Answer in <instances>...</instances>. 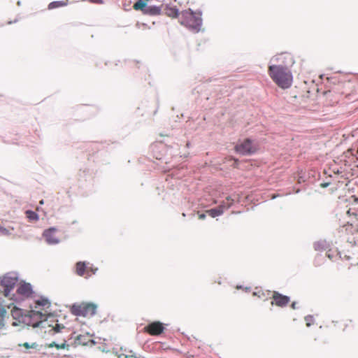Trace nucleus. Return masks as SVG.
I'll return each instance as SVG.
<instances>
[{"instance_id":"obj_1","label":"nucleus","mask_w":358,"mask_h":358,"mask_svg":"<svg viewBox=\"0 0 358 358\" xmlns=\"http://www.w3.org/2000/svg\"><path fill=\"white\" fill-rule=\"evenodd\" d=\"M268 73L273 81L280 88H289L292 83V76L287 68L280 65H270Z\"/></svg>"},{"instance_id":"obj_2","label":"nucleus","mask_w":358,"mask_h":358,"mask_svg":"<svg viewBox=\"0 0 358 358\" xmlns=\"http://www.w3.org/2000/svg\"><path fill=\"white\" fill-rule=\"evenodd\" d=\"M180 22L189 29L198 32L202 24L201 13L193 12L191 9L183 10L180 14Z\"/></svg>"},{"instance_id":"obj_3","label":"nucleus","mask_w":358,"mask_h":358,"mask_svg":"<svg viewBox=\"0 0 358 358\" xmlns=\"http://www.w3.org/2000/svg\"><path fill=\"white\" fill-rule=\"evenodd\" d=\"M163 6L162 0H138L133 8L136 10H141L150 15H159Z\"/></svg>"},{"instance_id":"obj_4","label":"nucleus","mask_w":358,"mask_h":358,"mask_svg":"<svg viewBox=\"0 0 358 358\" xmlns=\"http://www.w3.org/2000/svg\"><path fill=\"white\" fill-rule=\"evenodd\" d=\"M96 308V305L93 303L83 302L80 304L73 305L71 311L76 316L92 317L95 315Z\"/></svg>"},{"instance_id":"obj_5","label":"nucleus","mask_w":358,"mask_h":358,"mask_svg":"<svg viewBox=\"0 0 358 358\" xmlns=\"http://www.w3.org/2000/svg\"><path fill=\"white\" fill-rule=\"evenodd\" d=\"M353 84L350 81L339 82L329 91V94L334 93L340 96L347 97L353 92Z\"/></svg>"},{"instance_id":"obj_6","label":"nucleus","mask_w":358,"mask_h":358,"mask_svg":"<svg viewBox=\"0 0 358 358\" xmlns=\"http://www.w3.org/2000/svg\"><path fill=\"white\" fill-rule=\"evenodd\" d=\"M164 330V324L159 321L152 322L143 328V332L150 336H159L162 334Z\"/></svg>"},{"instance_id":"obj_7","label":"nucleus","mask_w":358,"mask_h":358,"mask_svg":"<svg viewBox=\"0 0 358 358\" xmlns=\"http://www.w3.org/2000/svg\"><path fill=\"white\" fill-rule=\"evenodd\" d=\"M235 150L242 155H250L256 151V148L252 145L250 139H245L242 143L236 145Z\"/></svg>"},{"instance_id":"obj_8","label":"nucleus","mask_w":358,"mask_h":358,"mask_svg":"<svg viewBox=\"0 0 358 358\" xmlns=\"http://www.w3.org/2000/svg\"><path fill=\"white\" fill-rule=\"evenodd\" d=\"M272 299L271 305H275L281 308L286 306L290 301L289 296L282 295L276 291L272 292Z\"/></svg>"},{"instance_id":"obj_9","label":"nucleus","mask_w":358,"mask_h":358,"mask_svg":"<svg viewBox=\"0 0 358 358\" xmlns=\"http://www.w3.org/2000/svg\"><path fill=\"white\" fill-rule=\"evenodd\" d=\"M56 231L57 229L55 227L49 228L43 231V236L48 244H57L59 242L58 237L56 236Z\"/></svg>"},{"instance_id":"obj_10","label":"nucleus","mask_w":358,"mask_h":358,"mask_svg":"<svg viewBox=\"0 0 358 358\" xmlns=\"http://www.w3.org/2000/svg\"><path fill=\"white\" fill-rule=\"evenodd\" d=\"M17 278L15 275L7 274L4 275L1 281V285L6 290L12 289L17 282Z\"/></svg>"},{"instance_id":"obj_11","label":"nucleus","mask_w":358,"mask_h":358,"mask_svg":"<svg viewBox=\"0 0 358 358\" xmlns=\"http://www.w3.org/2000/svg\"><path fill=\"white\" fill-rule=\"evenodd\" d=\"M92 271V273H94L95 271H93L92 268H90L87 266L85 262H78L76 264V273L79 276H85V278L90 276L91 273L90 272Z\"/></svg>"},{"instance_id":"obj_12","label":"nucleus","mask_w":358,"mask_h":358,"mask_svg":"<svg viewBox=\"0 0 358 358\" xmlns=\"http://www.w3.org/2000/svg\"><path fill=\"white\" fill-rule=\"evenodd\" d=\"M227 206H225V202H223V204L220 205L216 208L208 210H206V213L212 217H215L217 216L221 215L223 213L224 210L225 208H228L231 204V200L230 199L229 197L227 198Z\"/></svg>"},{"instance_id":"obj_13","label":"nucleus","mask_w":358,"mask_h":358,"mask_svg":"<svg viewBox=\"0 0 358 358\" xmlns=\"http://www.w3.org/2000/svg\"><path fill=\"white\" fill-rule=\"evenodd\" d=\"M30 317H34V318H38L40 319V321L38 322H36L35 323H34L32 324L33 327H39V326H42L43 327H44L45 326L44 325H42L43 323H45L46 322V315L45 314H43L42 312H41L40 310H31V315H30Z\"/></svg>"},{"instance_id":"obj_14","label":"nucleus","mask_w":358,"mask_h":358,"mask_svg":"<svg viewBox=\"0 0 358 358\" xmlns=\"http://www.w3.org/2000/svg\"><path fill=\"white\" fill-rule=\"evenodd\" d=\"M18 294L28 297L32 294L31 286L29 283L20 284L17 289Z\"/></svg>"},{"instance_id":"obj_15","label":"nucleus","mask_w":358,"mask_h":358,"mask_svg":"<svg viewBox=\"0 0 358 358\" xmlns=\"http://www.w3.org/2000/svg\"><path fill=\"white\" fill-rule=\"evenodd\" d=\"M50 303L46 299H41L36 301L35 308H39L42 307V310L50 308Z\"/></svg>"},{"instance_id":"obj_16","label":"nucleus","mask_w":358,"mask_h":358,"mask_svg":"<svg viewBox=\"0 0 358 358\" xmlns=\"http://www.w3.org/2000/svg\"><path fill=\"white\" fill-rule=\"evenodd\" d=\"M165 13L169 17H176L178 15V10L176 7H166Z\"/></svg>"},{"instance_id":"obj_17","label":"nucleus","mask_w":358,"mask_h":358,"mask_svg":"<svg viewBox=\"0 0 358 358\" xmlns=\"http://www.w3.org/2000/svg\"><path fill=\"white\" fill-rule=\"evenodd\" d=\"M68 4V1H53V2H51L49 5H48V8L49 9H53V8H58V7H62V6H65Z\"/></svg>"},{"instance_id":"obj_18","label":"nucleus","mask_w":358,"mask_h":358,"mask_svg":"<svg viewBox=\"0 0 358 358\" xmlns=\"http://www.w3.org/2000/svg\"><path fill=\"white\" fill-rule=\"evenodd\" d=\"M65 328L64 325L62 324H56L55 326L52 327L51 329L49 330V334H55L57 333H59L62 329Z\"/></svg>"},{"instance_id":"obj_19","label":"nucleus","mask_w":358,"mask_h":358,"mask_svg":"<svg viewBox=\"0 0 358 358\" xmlns=\"http://www.w3.org/2000/svg\"><path fill=\"white\" fill-rule=\"evenodd\" d=\"M48 348H53L55 347L57 349H68L69 345L66 343V341H64L62 344H57L55 342H52L51 343L48 344Z\"/></svg>"},{"instance_id":"obj_20","label":"nucleus","mask_w":358,"mask_h":358,"mask_svg":"<svg viewBox=\"0 0 358 358\" xmlns=\"http://www.w3.org/2000/svg\"><path fill=\"white\" fill-rule=\"evenodd\" d=\"M26 215L27 217L31 220H38V215L31 210H27L26 211Z\"/></svg>"},{"instance_id":"obj_21","label":"nucleus","mask_w":358,"mask_h":358,"mask_svg":"<svg viewBox=\"0 0 358 358\" xmlns=\"http://www.w3.org/2000/svg\"><path fill=\"white\" fill-rule=\"evenodd\" d=\"M254 296H257L259 298H262L265 296L266 294L265 292L262 289H257L253 292Z\"/></svg>"},{"instance_id":"obj_22","label":"nucleus","mask_w":358,"mask_h":358,"mask_svg":"<svg viewBox=\"0 0 358 358\" xmlns=\"http://www.w3.org/2000/svg\"><path fill=\"white\" fill-rule=\"evenodd\" d=\"M20 345L21 346V345ZM22 345L23 347H24L25 348H27V349H29V348H36L38 346V345L36 343H34L31 345H29V343H24L23 344H22Z\"/></svg>"},{"instance_id":"obj_23","label":"nucleus","mask_w":358,"mask_h":358,"mask_svg":"<svg viewBox=\"0 0 358 358\" xmlns=\"http://www.w3.org/2000/svg\"><path fill=\"white\" fill-rule=\"evenodd\" d=\"M0 234L6 236V235L10 234V232H9L8 229H7L0 225Z\"/></svg>"},{"instance_id":"obj_24","label":"nucleus","mask_w":358,"mask_h":358,"mask_svg":"<svg viewBox=\"0 0 358 358\" xmlns=\"http://www.w3.org/2000/svg\"><path fill=\"white\" fill-rule=\"evenodd\" d=\"M313 317L311 315L306 316L305 317V320L306 321V325L310 327L311 325V322L313 321Z\"/></svg>"},{"instance_id":"obj_25","label":"nucleus","mask_w":358,"mask_h":358,"mask_svg":"<svg viewBox=\"0 0 358 358\" xmlns=\"http://www.w3.org/2000/svg\"><path fill=\"white\" fill-rule=\"evenodd\" d=\"M6 313L3 306L0 303V317H3Z\"/></svg>"},{"instance_id":"obj_26","label":"nucleus","mask_w":358,"mask_h":358,"mask_svg":"<svg viewBox=\"0 0 358 358\" xmlns=\"http://www.w3.org/2000/svg\"><path fill=\"white\" fill-rule=\"evenodd\" d=\"M347 214H348V215H350V216L351 215H352L355 217V218L356 219V220H357V214H356V213H351L350 210H348L347 211Z\"/></svg>"},{"instance_id":"obj_27","label":"nucleus","mask_w":358,"mask_h":358,"mask_svg":"<svg viewBox=\"0 0 358 358\" xmlns=\"http://www.w3.org/2000/svg\"><path fill=\"white\" fill-rule=\"evenodd\" d=\"M125 358H140V357L136 356V355H126Z\"/></svg>"},{"instance_id":"obj_28","label":"nucleus","mask_w":358,"mask_h":358,"mask_svg":"<svg viewBox=\"0 0 358 358\" xmlns=\"http://www.w3.org/2000/svg\"><path fill=\"white\" fill-rule=\"evenodd\" d=\"M206 218V215L203 213L199 214V219L203 220Z\"/></svg>"},{"instance_id":"obj_29","label":"nucleus","mask_w":358,"mask_h":358,"mask_svg":"<svg viewBox=\"0 0 358 358\" xmlns=\"http://www.w3.org/2000/svg\"><path fill=\"white\" fill-rule=\"evenodd\" d=\"M291 308L292 309H296V302H293L292 304H291Z\"/></svg>"},{"instance_id":"obj_30","label":"nucleus","mask_w":358,"mask_h":358,"mask_svg":"<svg viewBox=\"0 0 358 358\" xmlns=\"http://www.w3.org/2000/svg\"><path fill=\"white\" fill-rule=\"evenodd\" d=\"M355 223V221H352V222L350 223V225L352 226Z\"/></svg>"},{"instance_id":"obj_31","label":"nucleus","mask_w":358,"mask_h":358,"mask_svg":"<svg viewBox=\"0 0 358 358\" xmlns=\"http://www.w3.org/2000/svg\"><path fill=\"white\" fill-rule=\"evenodd\" d=\"M339 101H340V99L338 98V99H337L335 101H336V102H338Z\"/></svg>"},{"instance_id":"obj_32","label":"nucleus","mask_w":358,"mask_h":358,"mask_svg":"<svg viewBox=\"0 0 358 358\" xmlns=\"http://www.w3.org/2000/svg\"><path fill=\"white\" fill-rule=\"evenodd\" d=\"M266 292L267 293V294H269L271 293L270 291H266Z\"/></svg>"},{"instance_id":"obj_33","label":"nucleus","mask_w":358,"mask_h":358,"mask_svg":"<svg viewBox=\"0 0 358 358\" xmlns=\"http://www.w3.org/2000/svg\"><path fill=\"white\" fill-rule=\"evenodd\" d=\"M40 203H41V204H43V200L40 201Z\"/></svg>"},{"instance_id":"obj_34","label":"nucleus","mask_w":358,"mask_h":358,"mask_svg":"<svg viewBox=\"0 0 358 358\" xmlns=\"http://www.w3.org/2000/svg\"><path fill=\"white\" fill-rule=\"evenodd\" d=\"M357 152H358V150H357Z\"/></svg>"}]
</instances>
